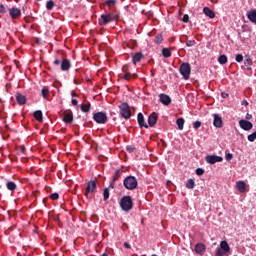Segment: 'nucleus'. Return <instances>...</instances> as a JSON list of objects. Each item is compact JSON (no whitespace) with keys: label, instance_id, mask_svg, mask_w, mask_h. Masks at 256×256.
Wrapping results in <instances>:
<instances>
[{"label":"nucleus","instance_id":"obj_46","mask_svg":"<svg viewBox=\"0 0 256 256\" xmlns=\"http://www.w3.org/2000/svg\"><path fill=\"white\" fill-rule=\"evenodd\" d=\"M193 127L194 129H199V127H201V121L194 122Z\"/></svg>","mask_w":256,"mask_h":256},{"label":"nucleus","instance_id":"obj_23","mask_svg":"<svg viewBox=\"0 0 256 256\" xmlns=\"http://www.w3.org/2000/svg\"><path fill=\"white\" fill-rule=\"evenodd\" d=\"M247 17H248L249 21H251L252 23H255V25H256V10H252V11L248 12Z\"/></svg>","mask_w":256,"mask_h":256},{"label":"nucleus","instance_id":"obj_39","mask_svg":"<svg viewBox=\"0 0 256 256\" xmlns=\"http://www.w3.org/2000/svg\"><path fill=\"white\" fill-rule=\"evenodd\" d=\"M205 174V170L203 168L196 169V175L201 176Z\"/></svg>","mask_w":256,"mask_h":256},{"label":"nucleus","instance_id":"obj_4","mask_svg":"<svg viewBox=\"0 0 256 256\" xmlns=\"http://www.w3.org/2000/svg\"><path fill=\"white\" fill-rule=\"evenodd\" d=\"M120 109V115L123 117V119H131V108L129 107V104L127 102L122 103L119 106Z\"/></svg>","mask_w":256,"mask_h":256},{"label":"nucleus","instance_id":"obj_24","mask_svg":"<svg viewBox=\"0 0 256 256\" xmlns=\"http://www.w3.org/2000/svg\"><path fill=\"white\" fill-rule=\"evenodd\" d=\"M34 118L36 119V121H38L39 123L43 122V112L41 110H37L34 112Z\"/></svg>","mask_w":256,"mask_h":256},{"label":"nucleus","instance_id":"obj_35","mask_svg":"<svg viewBox=\"0 0 256 256\" xmlns=\"http://www.w3.org/2000/svg\"><path fill=\"white\" fill-rule=\"evenodd\" d=\"M155 43H157L158 45H161V43H163V35L158 34V35L155 37Z\"/></svg>","mask_w":256,"mask_h":256},{"label":"nucleus","instance_id":"obj_36","mask_svg":"<svg viewBox=\"0 0 256 256\" xmlns=\"http://www.w3.org/2000/svg\"><path fill=\"white\" fill-rule=\"evenodd\" d=\"M116 4H117V0H107L106 1V5L108 7H115Z\"/></svg>","mask_w":256,"mask_h":256},{"label":"nucleus","instance_id":"obj_19","mask_svg":"<svg viewBox=\"0 0 256 256\" xmlns=\"http://www.w3.org/2000/svg\"><path fill=\"white\" fill-rule=\"evenodd\" d=\"M236 187L240 193H245V191H247V184L245 181L236 182Z\"/></svg>","mask_w":256,"mask_h":256},{"label":"nucleus","instance_id":"obj_2","mask_svg":"<svg viewBox=\"0 0 256 256\" xmlns=\"http://www.w3.org/2000/svg\"><path fill=\"white\" fill-rule=\"evenodd\" d=\"M120 207L122 211H126V213L131 211V209H133V198H131V196L122 197L120 201Z\"/></svg>","mask_w":256,"mask_h":256},{"label":"nucleus","instance_id":"obj_50","mask_svg":"<svg viewBox=\"0 0 256 256\" xmlns=\"http://www.w3.org/2000/svg\"><path fill=\"white\" fill-rule=\"evenodd\" d=\"M251 119H253V115L247 113L246 114V121H251Z\"/></svg>","mask_w":256,"mask_h":256},{"label":"nucleus","instance_id":"obj_11","mask_svg":"<svg viewBox=\"0 0 256 256\" xmlns=\"http://www.w3.org/2000/svg\"><path fill=\"white\" fill-rule=\"evenodd\" d=\"M239 126L244 131H251V129H253V123H251L249 120H243V119L240 120L239 121Z\"/></svg>","mask_w":256,"mask_h":256},{"label":"nucleus","instance_id":"obj_42","mask_svg":"<svg viewBox=\"0 0 256 256\" xmlns=\"http://www.w3.org/2000/svg\"><path fill=\"white\" fill-rule=\"evenodd\" d=\"M244 65H245V67H251V65H252L251 58H247V59L244 61Z\"/></svg>","mask_w":256,"mask_h":256},{"label":"nucleus","instance_id":"obj_57","mask_svg":"<svg viewBox=\"0 0 256 256\" xmlns=\"http://www.w3.org/2000/svg\"><path fill=\"white\" fill-rule=\"evenodd\" d=\"M22 153H25V146H21Z\"/></svg>","mask_w":256,"mask_h":256},{"label":"nucleus","instance_id":"obj_25","mask_svg":"<svg viewBox=\"0 0 256 256\" xmlns=\"http://www.w3.org/2000/svg\"><path fill=\"white\" fill-rule=\"evenodd\" d=\"M220 249L226 251L227 253L231 251V247H229V243H227V241H222L220 243Z\"/></svg>","mask_w":256,"mask_h":256},{"label":"nucleus","instance_id":"obj_47","mask_svg":"<svg viewBox=\"0 0 256 256\" xmlns=\"http://www.w3.org/2000/svg\"><path fill=\"white\" fill-rule=\"evenodd\" d=\"M183 23H189V15H184L182 18Z\"/></svg>","mask_w":256,"mask_h":256},{"label":"nucleus","instance_id":"obj_29","mask_svg":"<svg viewBox=\"0 0 256 256\" xmlns=\"http://www.w3.org/2000/svg\"><path fill=\"white\" fill-rule=\"evenodd\" d=\"M81 111H83V113H89V111H91V104L90 103L82 104Z\"/></svg>","mask_w":256,"mask_h":256},{"label":"nucleus","instance_id":"obj_28","mask_svg":"<svg viewBox=\"0 0 256 256\" xmlns=\"http://www.w3.org/2000/svg\"><path fill=\"white\" fill-rule=\"evenodd\" d=\"M186 188H187V189H195V179L190 178V179L186 182Z\"/></svg>","mask_w":256,"mask_h":256},{"label":"nucleus","instance_id":"obj_26","mask_svg":"<svg viewBox=\"0 0 256 256\" xmlns=\"http://www.w3.org/2000/svg\"><path fill=\"white\" fill-rule=\"evenodd\" d=\"M176 125H177V127H178V129H179L180 131H183V127H184V125H185V119H183V118H178V119L176 120Z\"/></svg>","mask_w":256,"mask_h":256},{"label":"nucleus","instance_id":"obj_12","mask_svg":"<svg viewBox=\"0 0 256 256\" xmlns=\"http://www.w3.org/2000/svg\"><path fill=\"white\" fill-rule=\"evenodd\" d=\"M9 15L11 19H19V17H21V9L15 7L10 8Z\"/></svg>","mask_w":256,"mask_h":256},{"label":"nucleus","instance_id":"obj_34","mask_svg":"<svg viewBox=\"0 0 256 256\" xmlns=\"http://www.w3.org/2000/svg\"><path fill=\"white\" fill-rule=\"evenodd\" d=\"M109 195H110V192H109V187H108V188H105L104 192H103L104 201H108Z\"/></svg>","mask_w":256,"mask_h":256},{"label":"nucleus","instance_id":"obj_20","mask_svg":"<svg viewBox=\"0 0 256 256\" xmlns=\"http://www.w3.org/2000/svg\"><path fill=\"white\" fill-rule=\"evenodd\" d=\"M203 13L206 17H209L210 19H215V12L211 10L209 7H204Z\"/></svg>","mask_w":256,"mask_h":256},{"label":"nucleus","instance_id":"obj_58","mask_svg":"<svg viewBox=\"0 0 256 256\" xmlns=\"http://www.w3.org/2000/svg\"><path fill=\"white\" fill-rule=\"evenodd\" d=\"M43 203H44V204L47 203V198H44V199H43Z\"/></svg>","mask_w":256,"mask_h":256},{"label":"nucleus","instance_id":"obj_38","mask_svg":"<svg viewBox=\"0 0 256 256\" xmlns=\"http://www.w3.org/2000/svg\"><path fill=\"white\" fill-rule=\"evenodd\" d=\"M227 253L226 250H223L222 248H218L217 251H216V255L217 256H223Z\"/></svg>","mask_w":256,"mask_h":256},{"label":"nucleus","instance_id":"obj_45","mask_svg":"<svg viewBox=\"0 0 256 256\" xmlns=\"http://www.w3.org/2000/svg\"><path fill=\"white\" fill-rule=\"evenodd\" d=\"M236 61H237V63H242L243 56L241 54L236 55Z\"/></svg>","mask_w":256,"mask_h":256},{"label":"nucleus","instance_id":"obj_53","mask_svg":"<svg viewBox=\"0 0 256 256\" xmlns=\"http://www.w3.org/2000/svg\"><path fill=\"white\" fill-rule=\"evenodd\" d=\"M78 101H77V99H73L72 100V105L74 106V107H76V105H78Z\"/></svg>","mask_w":256,"mask_h":256},{"label":"nucleus","instance_id":"obj_13","mask_svg":"<svg viewBox=\"0 0 256 256\" xmlns=\"http://www.w3.org/2000/svg\"><path fill=\"white\" fill-rule=\"evenodd\" d=\"M159 119V116L157 115L156 112H153L149 117H148V125L149 127H155L157 125V120Z\"/></svg>","mask_w":256,"mask_h":256},{"label":"nucleus","instance_id":"obj_8","mask_svg":"<svg viewBox=\"0 0 256 256\" xmlns=\"http://www.w3.org/2000/svg\"><path fill=\"white\" fill-rule=\"evenodd\" d=\"M54 65H61V71H69V69H71V61H69V59H63V60H59L56 59L53 62Z\"/></svg>","mask_w":256,"mask_h":256},{"label":"nucleus","instance_id":"obj_10","mask_svg":"<svg viewBox=\"0 0 256 256\" xmlns=\"http://www.w3.org/2000/svg\"><path fill=\"white\" fill-rule=\"evenodd\" d=\"M61 117L64 123H73V112L71 110H65Z\"/></svg>","mask_w":256,"mask_h":256},{"label":"nucleus","instance_id":"obj_43","mask_svg":"<svg viewBox=\"0 0 256 256\" xmlns=\"http://www.w3.org/2000/svg\"><path fill=\"white\" fill-rule=\"evenodd\" d=\"M131 77H133V75H132L131 73H129V72H126L125 75H124V79H125L126 81L131 80Z\"/></svg>","mask_w":256,"mask_h":256},{"label":"nucleus","instance_id":"obj_22","mask_svg":"<svg viewBox=\"0 0 256 256\" xmlns=\"http://www.w3.org/2000/svg\"><path fill=\"white\" fill-rule=\"evenodd\" d=\"M121 175H123V168H119L115 171L112 180L113 181H119V179H121Z\"/></svg>","mask_w":256,"mask_h":256},{"label":"nucleus","instance_id":"obj_27","mask_svg":"<svg viewBox=\"0 0 256 256\" xmlns=\"http://www.w3.org/2000/svg\"><path fill=\"white\" fill-rule=\"evenodd\" d=\"M227 61H228V58H227V55L225 54L220 55L218 58V63H220V65L227 64Z\"/></svg>","mask_w":256,"mask_h":256},{"label":"nucleus","instance_id":"obj_54","mask_svg":"<svg viewBox=\"0 0 256 256\" xmlns=\"http://www.w3.org/2000/svg\"><path fill=\"white\" fill-rule=\"evenodd\" d=\"M222 97L223 99H227V97H229V94L222 92Z\"/></svg>","mask_w":256,"mask_h":256},{"label":"nucleus","instance_id":"obj_51","mask_svg":"<svg viewBox=\"0 0 256 256\" xmlns=\"http://www.w3.org/2000/svg\"><path fill=\"white\" fill-rule=\"evenodd\" d=\"M0 13H5V6L3 4L0 5Z\"/></svg>","mask_w":256,"mask_h":256},{"label":"nucleus","instance_id":"obj_33","mask_svg":"<svg viewBox=\"0 0 256 256\" xmlns=\"http://www.w3.org/2000/svg\"><path fill=\"white\" fill-rule=\"evenodd\" d=\"M53 7H55V2L53 0H49L46 4V9L48 11H52Z\"/></svg>","mask_w":256,"mask_h":256},{"label":"nucleus","instance_id":"obj_3","mask_svg":"<svg viewBox=\"0 0 256 256\" xmlns=\"http://www.w3.org/2000/svg\"><path fill=\"white\" fill-rule=\"evenodd\" d=\"M93 120L95 123H98V125H105L107 121H109V117H107V113L101 111V112H95L93 114Z\"/></svg>","mask_w":256,"mask_h":256},{"label":"nucleus","instance_id":"obj_5","mask_svg":"<svg viewBox=\"0 0 256 256\" xmlns=\"http://www.w3.org/2000/svg\"><path fill=\"white\" fill-rule=\"evenodd\" d=\"M97 193V180H90L87 184L85 197L89 199V195Z\"/></svg>","mask_w":256,"mask_h":256},{"label":"nucleus","instance_id":"obj_18","mask_svg":"<svg viewBox=\"0 0 256 256\" xmlns=\"http://www.w3.org/2000/svg\"><path fill=\"white\" fill-rule=\"evenodd\" d=\"M159 99L163 103V105H171V97H169V95L160 94Z\"/></svg>","mask_w":256,"mask_h":256},{"label":"nucleus","instance_id":"obj_56","mask_svg":"<svg viewBox=\"0 0 256 256\" xmlns=\"http://www.w3.org/2000/svg\"><path fill=\"white\" fill-rule=\"evenodd\" d=\"M72 97H77V93H75V91H72Z\"/></svg>","mask_w":256,"mask_h":256},{"label":"nucleus","instance_id":"obj_40","mask_svg":"<svg viewBox=\"0 0 256 256\" xmlns=\"http://www.w3.org/2000/svg\"><path fill=\"white\" fill-rule=\"evenodd\" d=\"M50 199H52V201H57V199H59V193L51 194Z\"/></svg>","mask_w":256,"mask_h":256},{"label":"nucleus","instance_id":"obj_1","mask_svg":"<svg viewBox=\"0 0 256 256\" xmlns=\"http://www.w3.org/2000/svg\"><path fill=\"white\" fill-rule=\"evenodd\" d=\"M123 185L128 191H133L137 189L139 182L135 176H127L123 181Z\"/></svg>","mask_w":256,"mask_h":256},{"label":"nucleus","instance_id":"obj_15","mask_svg":"<svg viewBox=\"0 0 256 256\" xmlns=\"http://www.w3.org/2000/svg\"><path fill=\"white\" fill-rule=\"evenodd\" d=\"M138 125L139 127H144L145 129H149V125H147V122H145V116H143V113H138L137 117Z\"/></svg>","mask_w":256,"mask_h":256},{"label":"nucleus","instance_id":"obj_37","mask_svg":"<svg viewBox=\"0 0 256 256\" xmlns=\"http://www.w3.org/2000/svg\"><path fill=\"white\" fill-rule=\"evenodd\" d=\"M256 139V131L250 135H248V141H250V143H253Z\"/></svg>","mask_w":256,"mask_h":256},{"label":"nucleus","instance_id":"obj_6","mask_svg":"<svg viewBox=\"0 0 256 256\" xmlns=\"http://www.w3.org/2000/svg\"><path fill=\"white\" fill-rule=\"evenodd\" d=\"M181 75L183 76L184 79H189L191 75V64L184 62L180 65L179 69Z\"/></svg>","mask_w":256,"mask_h":256},{"label":"nucleus","instance_id":"obj_61","mask_svg":"<svg viewBox=\"0 0 256 256\" xmlns=\"http://www.w3.org/2000/svg\"><path fill=\"white\" fill-rule=\"evenodd\" d=\"M0 133H2V130H1V128H0Z\"/></svg>","mask_w":256,"mask_h":256},{"label":"nucleus","instance_id":"obj_59","mask_svg":"<svg viewBox=\"0 0 256 256\" xmlns=\"http://www.w3.org/2000/svg\"><path fill=\"white\" fill-rule=\"evenodd\" d=\"M133 77H137V74H134Z\"/></svg>","mask_w":256,"mask_h":256},{"label":"nucleus","instance_id":"obj_16","mask_svg":"<svg viewBox=\"0 0 256 256\" xmlns=\"http://www.w3.org/2000/svg\"><path fill=\"white\" fill-rule=\"evenodd\" d=\"M207 251V247L203 243H197L195 245V252L197 255H203Z\"/></svg>","mask_w":256,"mask_h":256},{"label":"nucleus","instance_id":"obj_55","mask_svg":"<svg viewBox=\"0 0 256 256\" xmlns=\"http://www.w3.org/2000/svg\"><path fill=\"white\" fill-rule=\"evenodd\" d=\"M242 105H244L245 107H247L249 105V102L247 100H243Z\"/></svg>","mask_w":256,"mask_h":256},{"label":"nucleus","instance_id":"obj_17","mask_svg":"<svg viewBox=\"0 0 256 256\" xmlns=\"http://www.w3.org/2000/svg\"><path fill=\"white\" fill-rule=\"evenodd\" d=\"M145 55H143V53L141 52H138V53H135L133 56H132V63L134 65H137V63H140L142 59H144Z\"/></svg>","mask_w":256,"mask_h":256},{"label":"nucleus","instance_id":"obj_9","mask_svg":"<svg viewBox=\"0 0 256 256\" xmlns=\"http://www.w3.org/2000/svg\"><path fill=\"white\" fill-rule=\"evenodd\" d=\"M205 161L209 165H215V163H221V161H223V157L217 155H208L206 156Z\"/></svg>","mask_w":256,"mask_h":256},{"label":"nucleus","instance_id":"obj_30","mask_svg":"<svg viewBox=\"0 0 256 256\" xmlns=\"http://www.w3.org/2000/svg\"><path fill=\"white\" fill-rule=\"evenodd\" d=\"M6 187L9 191H15L17 184H15V182H7Z\"/></svg>","mask_w":256,"mask_h":256},{"label":"nucleus","instance_id":"obj_41","mask_svg":"<svg viewBox=\"0 0 256 256\" xmlns=\"http://www.w3.org/2000/svg\"><path fill=\"white\" fill-rule=\"evenodd\" d=\"M195 43V40H188L186 42V47H194Z\"/></svg>","mask_w":256,"mask_h":256},{"label":"nucleus","instance_id":"obj_60","mask_svg":"<svg viewBox=\"0 0 256 256\" xmlns=\"http://www.w3.org/2000/svg\"><path fill=\"white\" fill-rule=\"evenodd\" d=\"M9 128V126L8 125H6V129H8Z\"/></svg>","mask_w":256,"mask_h":256},{"label":"nucleus","instance_id":"obj_21","mask_svg":"<svg viewBox=\"0 0 256 256\" xmlns=\"http://www.w3.org/2000/svg\"><path fill=\"white\" fill-rule=\"evenodd\" d=\"M16 100L19 105H25L27 103V97L25 95L18 93L16 95Z\"/></svg>","mask_w":256,"mask_h":256},{"label":"nucleus","instance_id":"obj_14","mask_svg":"<svg viewBox=\"0 0 256 256\" xmlns=\"http://www.w3.org/2000/svg\"><path fill=\"white\" fill-rule=\"evenodd\" d=\"M213 117H214V122H213L214 127H216L217 129H221L223 127V118H221L219 114H214Z\"/></svg>","mask_w":256,"mask_h":256},{"label":"nucleus","instance_id":"obj_31","mask_svg":"<svg viewBox=\"0 0 256 256\" xmlns=\"http://www.w3.org/2000/svg\"><path fill=\"white\" fill-rule=\"evenodd\" d=\"M162 55L165 59H169V57H171V50L169 48H164L162 50Z\"/></svg>","mask_w":256,"mask_h":256},{"label":"nucleus","instance_id":"obj_48","mask_svg":"<svg viewBox=\"0 0 256 256\" xmlns=\"http://www.w3.org/2000/svg\"><path fill=\"white\" fill-rule=\"evenodd\" d=\"M226 161H231L233 159V155L231 153L226 154L225 156Z\"/></svg>","mask_w":256,"mask_h":256},{"label":"nucleus","instance_id":"obj_44","mask_svg":"<svg viewBox=\"0 0 256 256\" xmlns=\"http://www.w3.org/2000/svg\"><path fill=\"white\" fill-rule=\"evenodd\" d=\"M127 151H129V153H133L135 151V146L133 145H129L126 147Z\"/></svg>","mask_w":256,"mask_h":256},{"label":"nucleus","instance_id":"obj_32","mask_svg":"<svg viewBox=\"0 0 256 256\" xmlns=\"http://www.w3.org/2000/svg\"><path fill=\"white\" fill-rule=\"evenodd\" d=\"M49 88H47V87H44L43 89H42V92H41V95H42V97L44 98V99H49Z\"/></svg>","mask_w":256,"mask_h":256},{"label":"nucleus","instance_id":"obj_52","mask_svg":"<svg viewBox=\"0 0 256 256\" xmlns=\"http://www.w3.org/2000/svg\"><path fill=\"white\" fill-rule=\"evenodd\" d=\"M124 247H125L126 249H131V244H129L128 242H125V243H124Z\"/></svg>","mask_w":256,"mask_h":256},{"label":"nucleus","instance_id":"obj_7","mask_svg":"<svg viewBox=\"0 0 256 256\" xmlns=\"http://www.w3.org/2000/svg\"><path fill=\"white\" fill-rule=\"evenodd\" d=\"M115 21V16L113 14H103L100 16L98 23L101 27L107 25V23H113Z\"/></svg>","mask_w":256,"mask_h":256},{"label":"nucleus","instance_id":"obj_49","mask_svg":"<svg viewBox=\"0 0 256 256\" xmlns=\"http://www.w3.org/2000/svg\"><path fill=\"white\" fill-rule=\"evenodd\" d=\"M116 182L117 181H113V179H112V181L110 182V185H109L110 189H115V183Z\"/></svg>","mask_w":256,"mask_h":256}]
</instances>
